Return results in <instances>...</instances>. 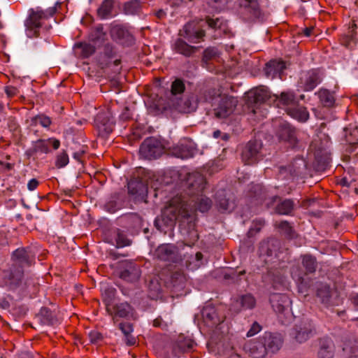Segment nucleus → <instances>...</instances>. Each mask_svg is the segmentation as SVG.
<instances>
[{"label":"nucleus","mask_w":358,"mask_h":358,"mask_svg":"<svg viewBox=\"0 0 358 358\" xmlns=\"http://www.w3.org/2000/svg\"><path fill=\"white\" fill-rule=\"evenodd\" d=\"M190 206V203L180 197L173 198L162 212V217L155 220V227L160 231H163L162 224L172 227L176 221H178L181 227L187 225L189 230H193L195 227L196 217L194 210Z\"/></svg>","instance_id":"nucleus-1"},{"label":"nucleus","mask_w":358,"mask_h":358,"mask_svg":"<svg viewBox=\"0 0 358 358\" xmlns=\"http://www.w3.org/2000/svg\"><path fill=\"white\" fill-rule=\"evenodd\" d=\"M56 7H50L46 10L37 7L29 10V17L25 20L27 35L29 38L39 36V29L43 26V21L52 17L56 13Z\"/></svg>","instance_id":"nucleus-2"},{"label":"nucleus","mask_w":358,"mask_h":358,"mask_svg":"<svg viewBox=\"0 0 358 358\" xmlns=\"http://www.w3.org/2000/svg\"><path fill=\"white\" fill-rule=\"evenodd\" d=\"M214 115L217 118H225L234 110L236 101L233 97L218 94L211 99Z\"/></svg>","instance_id":"nucleus-3"},{"label":"nucleus","mask_w":358,"mask_h":358,"mask_svg":"<svg viewBox=\"0 0 358 358\" xmlns=\"http://www.w3.org/2000/svg\"><path fill=\"white\" fill-rule=\"evenodd\" d=\"M302 266L305 269L304 272L301 271L298 268H294L292 271V278L297 282L301 289L306 288L308 285L304 275L313 273L316 271L317 264L315 257L310 255H303Z\"/></svg>","instance_id":"nucleus-4"},{"label":"nucleus","mask_w":358,"mask_h":358,"mask_svg":"<svg viewBox=\"0 0 358 358\" xmlns=\"http://www.w3.org/2000/svg\"><path fill=\"white\" fill-rule=\"evenodd\" d=\"M262 143L257 140H251L243 147L241 152L242 161L248 165L257 163L263 159Z\"/></svg>","instance_id":"nucleus-5"},{"label":"nucleus","mask_w":358,"mask_h":358,"mask_svg":"<svg viewBox=\"0 0 358 358\" xmlns=\"http://www.w3.org/2000/svg\"><path fill=\"white\" fill-rule=\"evenodd\" d=\"M269 301L273 310L278 315L279 318L285 317V322L291 317L290 306L292 301L285 294L273 293L270 295ZM285 322V321H282Z\"/></svg>","instance_id":"nucleus-6"},{"label":"nucleus","mask_w":358,"mask_h":358,"mask_svg":"<svg viewBox=\"0 0 358 358\" xmlns=\"http://www.w3.org/2000/svg\"><path fill=\"white\" fill-rule=\"evenodd\" d=\"M164 148L159 140L155 137H150L142 143L139 152L142 157L152 159L159 157L164 152Z\"/></svg>","instance_id":"nucleus-7"},{"label":"nucleus","mask_w":358,"mask_h":358,"mask_svg":"<svg viewBox=\"0 0 358 358\" xmlns=\"http://www.w3.org/2000/svg\"><path fill=\"white\" fill-rule=\"evenodd\" d=\"M275 135L280 142L286 143L289 147L294 148L298 143L295 128L286 121H278Z\"/></svg>","instance_id":"nucleus-8"},{"label":"nucleus","mask_w":358,"mask_h":358,"mask_svg":"<svg viewBox=\"0 0 358 358\" xmlns=\"http://www.w3.org/2000/svg\"><path fill=\"white\" fill-rule=\"evenodd\" d=\"M239 13L247 21L259 19L262 17V10L258 0H240Z\"/></svg>","instance_id":"nucleus-9"},{"label":"nucleus","mask_w":358,"mask_h":358,"mask_svg":"<svg viewBox=\"0 0 358 358\" xmlns=\"http://www.w3.org/2000/svg\"><path fill=\"white\" fill-rule=\"evenodd\" d=\"M115 55V52L113 45L110 44H106L104 46L103 54L99 56L98 59V64L99 67L101 69H106L113 66V73H118L121 69L120 67L121 61L118 59L113 60Z\"/></svg>","instance_id":"nucleus-10"},{"label":"nucleus","mask_w":358,"mask_h":358,"mask_svg":"<svg viewBox=\"0 0 358 358\" xmlns=\"http://www.w3.org/2000/svg\"><path fill=\"white\" fill-rule=\"evenodd\" d=\"M202 320L205 326L209 330H213L222 323L225 315L220 313L214 306L210 305L203 307L201 311Z\"/></svg>","instance_id":"nucleus-11"},{"label":"nucleus","mask_w":358,"mask_h":358,"mask_svg":"<svg viewBox=\"0 0 358 358\" xmlns=\"http://www.w3.org/2000/svg\"><path fill=\"white\" fill-rule=\"evenodd\" d=\"M12 265L19 268L31 266L35 262V255L29 248H20L12 253Z\"/></svg>","instance_id":"nucleus-12"},{"label":"nucleus","mask_w":358,"mask_h":358,"mask_svg":"<svg viewBox=\"0 0 358 358\" xmlns=\"http://www.w3.org/2000/svg\"><path fill=\"white\" fill-rule=\"evenodd\" d=\"M323 74L320 69H313L302 73L300 78L301 87L304 91L313 90L322 80Z\"/></svg>","instance_id":"nucleus-13"},{"label":"nucleus","mask_w":358,"mask_h":358,"mask_svg":"<svg viewBox=\"0 0 358 358\" xmlns=\"http://www.w3.org/2000/svg\"><path fill=\"white\" fill-rule=\"evenodd\" d=\"M187 194L194 196L203 192L206 186L204 176L199 172H193L187 175L186 179Z\"/></svg>","instance_id":"nucleus-14"},{"label":"nucleus","mask_w":358,"mask_h":358,"mask_svg":"<svg viewBox=\"0 0 358 358\" xmlns=\"http://www.w3.org/2000/svg\"><path fill=\"white\" fill-rule=\"evenodd\" d=\"M271 98L268 88L263 86L252 89L247 92V103L254 108L269 102Z\"/></svg>","instance_id":"nucleus-15"},{"label":"nucleus","mask_w":358,"mask_h":358,"mask_svg":"<svg viewBox=\"0 0 358 358\" xmlns=\"http://www.w3.org/2000/svg\"><path fill=\"white\" fill-rule=\"evenodd\" d=\"M24 276V269L11 265L10 267L3 271V281L10 289L18 287Z\"/></svg>","instance_id":"nucleus-16"},{"label":"nucleus","mask_w":358,"mask_h":358,"mask_svg":"<svg viewBox=\"0 0 358 358\" xmlns=\"http://www.w3.org/2000/svg\"><path fill=\"white\" fill-rule=\"evenodd\" d=\"M94 122L99 136L103 138L107 137L113 130L114 122L108 113H99L96 116Z\"/></svg>","instance_id":"nucleus-17"},{"label":"nucleus","mask_w":358,"mask_h":358,"mask_svg":"<svg viewBox=\"0 0 358 358\" xmlns=\"http://www.w3.org/2000/svg\"><path fill=\"white\" fill-rule=\"evenodd\" d=\"M141 275L138 265L131 261L122 262L120 266V278L127 282L136 281Z\"/></svg>","instance_id":"nucleus-18"},{"label":"nucleus","mask_w":358,"mask_h":358,"mask_svg":"<svg viewBox=\"0 0 358 358\" xmlns=\"http://www.w3.org/2000/svg\"><path fill=\"white\" fill-rule=\"evenodd\" d=\"M156 257L162 261L177 262L180 260L178 248L172 244H162L155 251Z\"/></svg>","instance_id":"nucleus-19"},{"label":"nucleus","mask_w":358,"mask_h":358,"mask_svg":"<svg viewBox=\"0 0 358 358\" xmlns=\"http://www.w3.org/2000/svg\"><path fill=\"white\" fill-rule=\"evenodd\" d=\"M133 308L127 302L107 305L106 311L115 321L117 317L129 318L133 315Z\"/></svg>","instance_id":"nucleus-20"},{"label":"nucleus","mask_w":358,"mask_h":358,"mask_svg":"<svg viewBox=\"0 0 358 358\" xmlns=\"http://www.w3.org/2000/svg\"><path fill=\"white\" fill-rule=\"evenodd\" d=\"M292 336L298 343H304L313 336V327L309 322H301L295 324Z\"/></svg>","instance_id":"nucleus-21"},{"label":"nucleus","mask_w":358,"mask_h":358,"mask_svg":"<svg viewBox=\"0 0 358 358\" xmlns=\"http://www.w3.org/2000/svg\"><path fill=\"white\" fill-rule=\"evenodd\" d=\"M260 338L265 346L267 354L268 352L275 353L282 347L283 341L279 334L265 332Z\"/></svg>","instance_id":"nucleus-22"},{"label":"nucleus","mask_w":358,"mask_h":358,"mask_svg":"<svg viewBox=\"0 0 358 358\" xmlns=\"http://www.w3.org/2000/svg\"><path fill=\"white\" fill-rule=\"evenodd\" d=\"M171 152L176 157L186 159L194 156L195 149L192 142L185 140L173 146Z\"/></svg>","instance_id":"nucleus-23"},{"label":"nucleus","mask_w":358,"mask_h":358,"mask_svg":"<svg viewBox=\"0 0 358 358\" xmlns=\"http://www.w3.org/2000/svg\"><path fill=\"white\" fill-rule=\"evenodd\" d=\"M244 349L253 358H264L267 355L260 337L257 340L248 342L245 345Z\"/></svg>","instance_id":"nucleus-24"},{"label":"nucleus","mask_w":358,"mask_h":358,"mask_svg":"<svg viewBox=\"0 0 358 358\" xmlns=\"http://www.w3.org/2000/svg\"><path fill=\"white\" fill-rule=\"evenodd\" d=\"M257 301L252 294H245L240 296L232 305L236 312L252 310L256 306Z\"/></svg>","instance_id":"nucleus-25"},{"label":"nucleus","mask_w":358,"mask_h":358,"mask_svg":"<svg viewBox=\"0 0 358 358\" xmlns=\"http://www.w3.org/2000/svg\"><path fill=\"white\" fill-rule=\"evenodd\" d=\"M285 69L286 65L283 61L275 59L266 63L264 71L267 78L273 79L277 76L280 78Z\"/></svg>","instance_id":"nucleus-26"},{"label":"nucleus","mask_w":358,"mask_h":358,"mask_svg":"<svg viewBox=\"0 0 358 358\" xmlns=\"http://www.w3.org/2000/svg\"><path fill=\"white\" fill-rule=\"evenodd\" d=\"M275 101L278 107H286L288 112L289 108L296 106L297 101L294 94L292 92H283L280 96H274Z\"/></svg>","instance_id":"nucleus-27"},{"label":"nucleus","mask_w":358,"mask_h":358,"mask_svg":"<svg viewBox=\"0 0 358 358\" xmlns=\"http://www.w3.org/2000/svg\"><path fill=\"white\" fill-rule=\"evenodd\" d=\"M172 48L176 52L187 57H191L199 50L198 47L190 45L181 38L176 39Z\"/></svg>","instance_id":"nucleus-28"},{"label":"nucleus","mask_w":358,"mask_h":358,"mask_svg":"<svg viewBox=\"0 0 358 358\" xmlns=\"http://www.w3.org/2000/svg\"><path fill=\"white\" fill-rule=\"evenodd\" d=\"M318 358H334L335 346L334 342L327 338H322L320 341Z\"/></svg>","instance_id":"nucleus-29"},{"label":"nucleus","mask_w":358,"mask_h":358,"mask_svg":"<svg viewBox=\"0 0 358 358\" xmlns=\"http://www.w3.org/2000/svg\"><path fill=\"white\" fill-rule=\"evenodd\" d=\"M73 48L76 55L81 59L88 58L96 52L95 46L86 42L77 43Z\"/></svg>","instance_id":"nucleus-30"},{"label":"nucleus","mask_w":358,"mask_h":358,"mask_svg":"<svg viewBox=\"0 0 358 358\" xmlns=\"http://www.w3.org/2000/svg\"><path fill=\"white\" fill-rule=\"evenodd\" d=\"M191 203H193L194 210H199L201 213L207 212L212 206L211 200L203 196L202 193L191 196Z\"/></svg>","instance_id":"nucleus-31"},{"label":"nucleus","mask_w":358,"mask_h":358,"mask_svg":"<svg viewBox=\"0 0 358 358\" xmlns=\"http://www.w3.org/2000/svg\"><path fill=\"white\" fill-rule=\"evenodd\" d=\"M50 151L48 141L39 139L33 143L32 146L27 150L25 155L29 158L37 153L47 154Z\"/></svg>","instance_id":"nucleus-32"},{"label":"nucleus","mask_w":358,"mask_h":358,"mask_svg":"<svg viewBox=\"0 0 358 358\" xmlns=\"http://www.w3.org/2000/svg\"><path fill=\"white\" fill-rule=\"evenodd\" d=\"M192 23H187L182 30L180 31V35L192 41L194 39H201L205 36V32L202 29L194 31Z\"/></svg>","instance_id":"nucleus-33"},{"label":"nucleus","mask_w":358,"mask_h":358,"mask_svg":"<svg viewBox=\"0 0 358 358\" xmlns=\"http://www.w3.org/2000/svg\"><path fill=\"white\" fill-rule=\"evenodd\" d=\"M316 94L324 107L331 108L334 106L336 99L334 92L327 89H320Z\"/></svg>","instance_id":"nucleus-34"},{"label":"nucleus","mask_w":358,"mask_h":358,"mask_svg":"<svg viewBox=\"0 0 358 358\" xmlns=\"http://www.w3.org/2000/svg\"><path fill=\"white\" fill-rule=\"evenodd\" d=\"M106 33L103 31L102 24H98L90 29L89 33V40L94 43H101L106 38Z\"/></svg>","instance_id":"nucleus-35"},{"label":"nucleus","mask_w":358,"mask_h":358,"mask_svg":"<svg viewBox=\"0 0 358 358\" xmlns=\"http://www.w3.org/2000/svg\"><path fill=\"white\" fill-rule=\"evenodd\" d=\"M114 8V0H103L97 9V15L101 19H107L112 16Z\"/></svg>","instance_id":"nucleus-36"},{"label":"nucleus","mask_w":358,"mask_h":358,"mask_svg":"<svg viewBox=\"0 0 358 358\" xmlns=\"http://www.w3.org/2000/svg\"><path fill=\"white\" fill-rule=\"evenodd\" d=\"M294 208V203L292 199H286L278 203L275 207L276 212L280 215H290Z\"/></svg>","instance_id":"nucleus-37"},{"label":"nucleus","mask_w":358,"mask_h":358,"mask_svg":"<svg viewBox=\"0 0 358 358\" xmlns=\"http://www.w3.org/2000/svg\"><path fill=\"white\" fill-rule=\"evenodd\" d=\"M124 13L125 15H138L141 12V4L138 0H131L124 4Z\"/></svg>","instance_id":"nucleus-38"},{"label":"nucleus","mask_w":358,"mask_h":358,"mask_svg":"<svg viewBox=\"0 0 358 358\" xmlns=\"http://www.w3.org/2000/svg\"><path fill=\"white\" fill-rule=\"evenodd\" d=\"M317 296L325 306L331 304V289L329 286L322 285L317 289Z\"/></svg>","instance_id":"nucleus-39"},{"label":"nucleus","mask_w":358,"mask_h":358,"mask_svg":"<svg viewBox=\"0 0 358 358\" xmlns=\"http://www.w3.org/2000/svg\"><path fill=\"white\" fill-rule=\"evenodd\" d=\"M287 113L300 122H306L309 118V113L303 107L296 108L295 106L292 108H289Z\"/></svg>","instance_id":"nucleus-40"},{"label":"nucleus","mask_w":358,"mask_h":358,"mask_svg":"<svg viewBox=\"0 0 358 358\" xmlns=\"http://www.w3.org/2000/svg\"><path fill=\"white\" fill-rule=\"evenodd\" d=\"M259 252L261 257H271L276 254V250L273 243L270 242L262 243L259 248Z\"/></svg>","instance_id":"nucleus-41"},{"label":"nucleus","mask_w":358,"mask_h":358,"mask_svg":"<svg viewBox=\"0 0 358 358\" xmlns=\"http://www.w3.org/2000/svg\"><path fill=\"white\" fill-rule=\"evenodd\" d=\"M195 343L191 339L185 340L184 341L179 342L176 346L174 347L173 351L176 356H179V353L185 352L192 350Z\"/></svg>","instance_id":"nucleus-42"},{"label":"nucleus","mask_w":358,"mask_h":358,"mask_svg":"<svg viewBox=\"0 0 358 358\" xmlns=\"http://www.w3.org/2000/svg\"><path fill=\"white\" fill-rule=\"evenodd\" d=\"M115 240L117 248H123L131 245V241L127 238V234L122 230L117 229Z\"/></svg>","instance_id":"nucleus-43"},{"label":"nucleus","mask_w":358,"mask_h":358,"mask_svg":"<svg viewBox=\"0 0 358 358\" xmlns=\"http://www.w3.org/2000/svg\"><path fill=\"white\" fill-rule=\"evenodd\" d=\"M31 121L32 124H40L44 128H48L52 124L51 118L44 114H38L33 117Z\"/></svg>","instance_id":"nucleus-44"},{"label":"nucleus","mask_w":358,"mask_h":358,"mask_svg":"<svg viewBox=\"0 0 358 358\" xmlns=\"http://www.w3.org/2000/svg\"><path fill=\"white\" fill-rule=\"evenodd\" d=\"M275 226L278 227L287 237L290 238H293L294 229L287 221H281L279 223L276 222Z\"/></svg>","instance_id":"nucleus-45"},{"label":"nucleus","mask_w":358,"mask_h":358,"mask_svg":"<svg viewBox=\"0 0 358 358\" xmlns=\"http://www.w3.org/2000/svg\"><path fill=\"white\" fill-rule=\"evenodd\" d=\"M185 85L184 81L180 78H176L171 86V92L173 95L180 94L184 92Z\"/></svg>","instance_id":"nucleus-46"},{"label":"nucleus","mask_w":358,"mask_h":358,"mask_svg":"<svg viewBox=\"0 0 358 358\" xmlns=\"http://www.w3.org/2000/svg\"><path fill=\"white\" fill-rule=\"evenodd\" d=\"M345 141L352 147L356 148L358 146V129L354 128L349 134H345Z\"/></svg>","instance_id":"nucleus-47"},{"label":"nucleus","mask_w":358,"mask_h":358,"mask_svg":"<svg viewBox=\"0 0 358 358\" xmlns=\"http://www.w3.org/2000/svg\"><path fill=\"white\" fill-rule=\"evenodd\" d=\"M143 190V185L141 182L132 180L128 182V192L130 194H141Z\"/></svg>","instance_id":"nucleus-48"},{"label":"nucleus","mask_w":358,"mask_h":358,"mask_svg":"<svg viewBox=\"0 0 358 358\" xmlns=\"http://www.w3.org/2000/svg\"><path fill=\"white\" fill-rule=\"evenodd\" d=\"M265 222L263 219H257L253 221L252 226L250 228L248 235L249 237H252L255 236L256 234L259 233L263 226L264 225Z\"/></svg>","instance_id":"nucleus-49"},{"label":"nucleus","mask_w":358,"mask_h":358,"mask_svg":"<svg viewBox=\"0 0 358 358\" xmlns=\"http://www.w3.org/2000/svg\"><path fill=\"white\" fill-rule=\"evenodd\" d=\"M217 206H218L219 210L222 212L231 211L234 207V203L231 201H229V200L226 199L225 197H222V198L218 199Z\"/></svg>","instance_id":"nucleus-50"},{"label":"nucleus","mask_w":358,"mask_h":358,"mask_svg":"<svg viewBox=\"0 0 358 358\" xmlns=\"http://www.w3.org/2000/svg\"><path fill=\"white\" fill-rule=\"evenodd\" d=\"M69 159L68 154L66 151L63 150L57 156L55 166L60 169L66 166L69 164Z\"/></svg>","instance_id":"nucleus-51"},{"label":"nucleus","mask_w":358,"mask_h":358,"mask_svg":"<svg viewBox=\"0 0 358 358\" xmlns=\"http://www.w3.org/2000/svg\"><path fill=\"white\" fill-rule=\"evenodd\" d=\"M217 55V50L215 48H208L203 51L202 62L207 64L214 59Z\"/></svg>","instance_id":"nucleus-52"},{"label":"nucleus","mask_w":358,"mask_h":358,"mask_svg":"<svg viewBox=\"0 0 358 358\" xmlns=\"http://www.w3.org/2000/svg\"><path fill=\"white\" fill-rule=\"evenodd\" d=\"M90 341L94 344H99L103 340V336L97 331H92L89 334Z\"/></svg>","instance_id":"nucleus-53"},{"label":"nucleus","mask_w":358,"mask_h":358,"mask_svg":"<svg viewBox=\"0 0 358 358\" xmlns=\"http://www.w3.org/2000/svg\"><path fill=\"white\" fill-rule=\"evenodd\" d=\"M184 279L185 278L182 274L180 273H174L171 276V282L173 287H176L182 284L184 281Z\"/></svg>","instance_id":"nucleus-54"},{"label":"nucleus","mask_w":358,"mask_h":358,"mask_svg":"<svg viewBox=\"0 0 358 358\" xmlns=\"http://www.w3.org/2000/svg\"><path fill=\"white\" fill-rule=\"evenodd\" d=\"M261 330L262 326L257 322H254L249 331L247 332L246 336L247 337H252L259 333Z\"/></svg>","instance_id":"nucleus-55"},{"label":"nucleus","mask_w":358,"mask_h":358,"mask_svg":"<svg viewBox=\"0 0 358 358\" xmlns=\"http://www.w3.org/2000/svg\"><path fill=\"white\" fill-rule=\"evenodd\" d=\"M208 4L216 12L220 11L224 6L222 0H208Z\"/></svg>","instance_id":"nucleus-56"},{"label":"nucleus","mask_w":358,"mask_h":358,"mask_svg":"<svg viewBox=\"0 0 358 358\" xmlns=\"http://www.w3.org/2000/svg\"><path fill=\"white\" fill-rule=\"evenodd\" d=\"M119 328L125 336H129L133 331V326L130 323L123 322L119 324Z\"/></svg>","instance_id":"nucleus-57"},{"label":"nucleus","mask_w":358,"mask_h":358,"mask_svg":"<svg viewBox=\"0 0 358 358\" xmlns=\"http://www.w3.org/2000/svg\"><path fill=\"white\" fill-rule=\"evenodd\" d=\"M132 118V112L127 106L124 107L120 115V119L123 121H128Z\"/></svg>","instance_id":"nucleus-58"},{"label":"nucleus","mask_w":358,"mask_h":358,"mask_svg":"<svg viewBox=\"0 0 358 358\" xmlns=\"http://www.w3.org/2000/svg\"><path fill=\"white\" fill-rule=\"evenodd\" d=\"M4 91L8 98H13L19 93L18 89L11 85L6 86Z\"/></svg>","instance_id":"nucleus-59"},{"label":"nucleus","mask_w":358,"mask_h":358,"mask_svg":"<svg viewBox=\"0 0 358 358\" xmlns=\"http://www.w3.org/2000/svg\"><path fill=\"white\" fill-rule=\"evenodd\" d=\"M40 315L41 316H44L45 317L44 323L49 324V323L52 322L51 312L48 310V308H41V311H40Z\"/></svg>","instance_id":"nucleus-60"},{"label":"nucleus","mask_w":358,"mask_h":358,"mask_svg":"<svg viewBox=\"0 0 358 358\" xmlns=\"http://www.w3.org/2000/svg\"><path fill=\"white\" fill-rule=\"evenodd\" d=\"M357 29V24L355 23H352V25L349 27V31L347 35V38L349 41H354L355 36L356 34L355 30Z\"/></svg>","instance_id":"nucleus-61"},{"label":"nucleus","mask_w":358,"mask_h":358,"mask_svg":"<svg viewBox=\"0 0 358 358\" xmlns=\"http://www.w3.org/2000/svg\"><path fill=\"white\" fill-rule=\"evenodd\" d=\"M153 326L162 328V329H166L168 327L167 324L163 321L161 317H158L153 320Z\"/></svg>","instance_id":"nucleus-62"},{"label":"nucleus","mask_w":358,"mask_h":358,"mask_svg":"<svg viewBox=\"0 0 358 358\" xmlns=\"http://www.w3.org/2000/svg\"><path fill=\"white\" fill-rule=\"evenodd\" d=\"M113 33H115L118 38H123L125 34L127 33V31L122 27L117 26L115 27L113 29Z\"/></svg>","instance_id":"nucleus-63"},{"label":"nucleus","mask_w":358,"mask_h":358,"mask_svg":"<svg viewBox=\"0 0 358 358\" xmlns=\"http://www.w3.org/2000/svg\"><path fill=\"white\" fill-rule=\"evenodd\" d=\"M39 185V182L36 178H32L28 182L27 188L30 191H34L37 188Z\"/></svg>","instance_id":"nucleus-64"}]
</instances>
